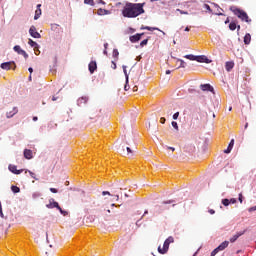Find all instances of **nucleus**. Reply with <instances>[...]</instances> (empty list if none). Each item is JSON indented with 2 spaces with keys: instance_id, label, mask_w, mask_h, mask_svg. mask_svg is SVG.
<instances>
[{
  "instance_id": "obj_53",
  "label": "nucleus",
  "mask_w": 256,
  "mask_h": 256,
  "mask_svg": "<svg viewBox=\"0 0 256 256\" xmlns=\"http://www.w3.org/2000/svg\"><path fill=\"white\" fill-rule=\"evenodd\" d=\"M138 89H139V88H138L137 86H134V87H133V91H134V92H135V91H138Z\"/></svg>"
},
{
  "instance_id": "obj_32",
  "label": "nucleus",
  "mask_w": 256,
  "mask_h": 256,
  "mask_svg": "<svg viewBox=\"0 0 256 256\" xmlns=\"http://www.w3.org/2000/svg\"><path fill=\"white\" fill-rule=\"evenodd\" d=\"M204 9H206L207 11H209V13H213V8H211V6H209L208 4L204 5Z\"/></svg>"
},
{
  "instance_id": "obj_18",
  "label": "nucleus",
  "mask_w": 256,
  "mask_h": 256,
  "mask_svg": "<svg viewBox=\"0 0 256 256\" xmlns=\"http://www.w3.org/2000/svg\"><path fill=\"white\" fill-rule=\"evenodd\" d=\"M28 45H30V47H33L34 51H39V44H37V42L33 41V39L28 40Z\"/></svg>"
},
{
  "instance_id": "obj_1",
  "label": "nucleus",
  "mask_w": 256,
  "mask_h": 256,
  "mask_svg": "<svg viewBox=\"0 0 256 256\" xmlns=\"http://www.w3.org/2000/svg\"><path fill=\"white\" fill-rule=\"evenodd\" d=\"M143 3H131L128 2L122 9L123 17L127 19H135V17H139V15H143L145 13V9H143Z\"/></svg>"
},
{
  "instance_id": "obj_34",
  "label": "nucleus",
  "mask_w": 256,
  "mask_h": 256,
  "mask_svg": "<svg viewBox=\"0 0 256 256\" xmlns=\"http://www.w3.org/2000/svg\"><path fill=\"white\" fill-rule=\"evenodd\" d=\"M113 57H115L117 59V57H119V50L114 49L113 50Z\"/></svg>"
},
{
  "instance_id": "obj_8",
  "label": "nucleus",
  "mask_w": 256,
  "mask_h": 256,
  "mask_svg": "<svg viewBox=\"0 0 256 256\" xmlns=\"http://www.w3.org/2000/svg\"><path fill=\"white\" fill-rule=\"evenodd\" d=\"M212 9H213V12H212L213 15H218V16L223 15V13H221L223 11V8L219 7V5L213 3Z\"/></svg>"
},
{
  "instance_id": "obj_62",
  "label": "nucleus",
  "mask_w": 256,
  "mask_h": 256,
  "mask_svg": "<svg viewBox=\"0 0 256 256\" xmlns=\"http://www.w3.org/2000/svg\"><path fill=\"white\" fill-rule=\"evenodd\" d=\"M103 53H104V55H107V49H105V50L103 51Z\"/></svg>"
},
{
  "instance_id": "obj_2",
  "label": "nucleus",
  "mask_w": 256,
  "mask_h": 256,
  "mask_svg": "<svg viewBox=\"0 0 256 256\" xmlns=\"http://www.w3.org/2000/svg\"><path fill=\"white\" fill-rule=\"evenodd\" d=\"M230 11H232V13H234V15L238 17V19H241V21H245L246 23H251V19L249 18V15H247V12H245L244 10L231 7Z\"/></svg>"
},
{
  "instance_id": "obj_26",
  "label": "nucleus",
  "mask_w": 256,
  "mask_h": 256,
  "mask_svg": "<svg viewBox=\"0 0 256 256\" xmlns=\"http://www.w3.org/2000/svg\"><path fill=\"white\" fill-rule=\"evenodd\" d=\"M98 15H109L108 10L105 9H98Z\"/></svg>"
},
{
  "instance_id": "obj_50",
  "label": "nucleus",
  "mask_w": 256,
  "mask_h": 256,
  "mask_svg": "<svg viewBox=\"0 0 256 256\" xmlns=\"http://www.w3.org/2000/svg\"><path fill=\"white\" fill-rule=\"evenodd\" d=\"M208 212L210 213V215H215V210L213 209H210Z\"/></svg>"
},
{
  "instance_id": "obj_9",
  "label": "nucleus",
  "mask_w": 256,
  "mask_h": 256,
  "mask_svg": "<svg viewBox=\"0 0 256 256\" xmlns=\"http://www.w3.org/2000/svg\"><path fill=\"white\" fill-rule=\"evenodd\" d=\"M88 102H89V97L82 96V97L78 98L77 105H78V107H83L84 105H87Z\"/></svg>"
},
{
  "instance_id": "obj_35",
  "label": "nucleus",
  "mask_w": 256,
  "mask_h": 256,
  "mask_svg": "<svg viewBox=\"0 0 256 256\" xmlns=\"http://www.w3.org/2000/svg\"><path fill=\"white\" fill-rule=\"evenodd\" d=\"M147 43H149V39H145L140 43V46L145 47V45H147Z\"/></svg>"
},
{
  "instance_id": "obj_28",
  "label": "nucleus",
  "mask_w": 256,
  "mask_h": 256,
  "mask_svg": "<svg viewBox=\"0 0 256 256\" xmlns=\"http://www.w3.org/2000/svg\"><path fill=\"white\" fill-rule=\"evenodd\" d=\"M177 61L180 63V66L178 67V69H181V67L185 69V65H187V63H185V61L181 59H178Z\"/></svg>"
},
{
  "instance_id": "obj_43",
  "label": "nucleus",
  "mask_w": 256,
  "mask_h": 256,
  "mask_svg": "<svg viewBox=\"0 0 256 256\" xmlns=\"http://www.w3.org/2000/svg\"><path fill=\"white\" fill-rule=\"evenodd\" d=\"M90 114H91V119H95V110H91Z\"/></svg>"
},
{
  "instance_id": "obj_63",
  "label": "nucleus",
  "mask_w": 256,
  "mask_h": 256,
  "mask_svg": "<svg viewBox=\"0 0 256 256\" xmlns=\"http://www.w3.org/2000/svg\"><path fill=\"white\" fill-rule=\"evenodd\" d=\"M116 201H119V195H116Z\"/></svg>"
},
{
  "instance_id": "obj_12",
  "label": "nucleus",
  "mask_w": 256,
  "mask_h": 256,
  "mask_svg": "<svg viewBox=\"0 0 256 256\" xmlns=\"http://www.w3.org/2000/svg\"><path fill=\"white\" fill-rule=\"evenodd\" d=\"M200 89H202L203 91H210V93H214L215 91L213 89V86H211V84H201Z\"/></svg>"
},
{
  "instance_id": "obj_49",
  "label": "nucleus",
  "mask_w": 256,
  "mask_h": 256,
  "mask_svg": "<svg viewBox=\"0 0 256 256\" xmlns=\"http://www.w3.org/2000/svg\"><path fill=\"white\" fill-rule=\"evenodd\" d=\"M102 195H111V193L109 191H103Z\"/></svg>"
},
{
  "instance_id": "obj_40",
  "label": "nucleus",
  "mask_w": 256,
  "mask_h": 256,
  "mask_svg": "<svg viewBox=\"0 0 256 256\" xmlns=\"http://www.w3.org/2000/svg\"><path fill=\"white\" fill-rule=\"evenodd\" d=\"M126 151H127L128 155H129V154L133 155V150H131L130 147H127V148H126Z\"/></svg>"
},
{
  "instance_id": "obj_25",
  "label": "nucleus",
  "mask_w": 256,
  "mask_h": 256,
  "mask_svg": "<svg viewBox=\"0 0 256 256\" xmlns=\"http://www.w3.org/2000/svg\"><path fill=\"white\" fill-rule=\"evenodd\" d=\"M141 29H146V31H159V28L149 27V26H142Z\"/></svg>"
},
{
  "instance_id": "obj_16",
  "label": "nucleus",
  "mask_w": 256,
  "mask_h": 256,
  "mask_svg": "<svg viewBox=\"0 0 256 256\" xmlns=\"http://www.w3.org/2000/svg\"><path fill=\"white\" fill-rule=\"evenodd\" d=\"M229 247V241L222 242L218 247V251H225Z\"/></svg>"
},
{
  "instance_id": "obj_48",
  "label": "nucleus",
  "mask_w": 256,
  "mask_h": 256,
  "mask_svg": "<svg viewBox=\"0 0 256 256\" xmlns=\"http://www.w3.org/2000/svg\"><path fill=\"white\" fill-rule=\"evenodd\" d=\"M124 90L125 91H129V86H128V83L126 82L125 86H124Z\"/></svg>"
},
{
  "instance_id": "obj_42",
  "label": "nucleus",
  "mask_w": 256,
  "mask_h": 256,
  "mask_svg": "<svg viewBox=\"0 0 256 256\" xmlns=\"http://www.w3.org/2000/svg\"><path fill=\"white\" fill-rule=\"evenodd\" d=\"M165 121H166L165 117H161V118H160V123H161L162 125H165Z\"/></svg>"
},
{
  "instance_id": "obj_14",
  "label": "nucleus",
  "mask_w": 256,
  "mask_h": 256,
  "mask_svg": "<svg viewBox=\"0 0 256 256\" xmlns=\"http://www.w3.org/2000/svg\"><path fill=\"white\" fill-rule=\"evenodd\" d=\"M88 67H89V72H90L91 74L95 73V71H97V62L91 61V62L89 63V65H88Z\"/></svg>"
},
{
  "instance_id": "obj_54",
  "label": "nucleus",
  "mask_w": 256,
  "mask_h": 256,
  "mask_svg": "<svg viewBox=\"0 0 256 256\" xmlns=\"http://www.w3.org/2000/svg\"><path fill=\"white\" fill-rule=\"evenodd\" d=\"M166 75H171V70H166Z\"/></svg>"
},
{
  "instance_id": "obj_51",
  "label": "nucleus",
  "mask_w": 256,
  "mask_h": 256,
  "mask_svg": "<svg viewBox=\"0 0 256 256\" xmlns=\"http://www.w3.org/2000/svg\"><path fill=\"white\" fill-rule=\"evenodd\" d=\"M249 211H256V206L250 208Z\"/></svg>"
},
{
  "instance_id": "obj_61",
  "label": "nucleus",
  "mask_w": 256,
  "mask_h": 256,
  "mask_svg": "<svg viewBox=\"0 0 256 256\" xmlns=\"http://www.w3.org/2000/svg\"><path fill=\"white\" fill-rule=\"evenodd\" d=\"M191 29L189 27H186L185 28V31H190Z\"/></svg>"
},
{
  "instance_id": "obj_30",
  "label": "nucleus",
  "mask_w": 256,
  "mask_h": 256,
  "mask_svg": "<svg viewBox=\"0 0 256 256\" xmlns=\"http://www.w3.org/2000/svg\"><path fill=\"white\" fill-rule=\"evenodd\" d=\"M11 190L13 191V193H19L21 191V189L17 186H12Z\"/></svg>"
},
{
  "instance_id": "obj_46",
  "label": "nucleus",
  "mask_w": 256,
  "mask_h": 256,
  "mask_svg": "<svg viewBox=\"0 0 256 256\" xmlns=\"http://www.w3.org/2000/svg\"><path fill=\"white\" fill-rule=\"evenodd\" d=\"M230 203H232V204L237 203V199H235V198L230 199Z\"/></svg>"
},
{
  "instance_id": "obj_58",
  "label": "nucleus",
  "mask_w": 256,
  "mask_h": 256,
  "mask_svg": "<svg viewBox=\"0 0 256 256\" xmlns=\"http://www.w3.org/2000/svg\"><path fill=\"white\" fill-rule=\"evenodd\" d=\"M199 253V249L193 254V256H197Z\"/></svg>"
},
{
  "instance_id": "obj_21",
  "label": "nucleus",
  "mask_w": 256,
  "mask_h": 256,
  "mask_svg": "<svg viewBox=\"0 0 256 256\" xmlns=\"http://www.w3.org/2000/svg\"><path fill=\"white\" fill-rule=\"evenodd\" d=\"M40 17H41V4H38L37 9L35 11V16H34L35 21H37V19H39Z\"/></svg>"
},
{
  "instance_id": "obj_20",
  "label": "nucleus",
  "mask_w": 256,
  "mask_h": 256,
  "mask_svg": "<svg viewBox=\"0 0 256 256\" xmlns=\"http://www.w3.org/2000/svg\"><path fill=\"white\" fill-rule=\"evenodd\" d=\"M24 157H25V159H33V151H31L29 149H25Z\"/></svg>"
},
{
  "instance_id": "obj_27",
  "label": "nucleus",
  "mask_w": 256,
  "mask_h": 256,
  "mask_svg": "<svg viewBox=\"0 0 256 256\" xmlns=\"http://www.w3.org/2000/svg\"><path fill=\"white\" fill-rule=\"evenodd\" d=\"M124 75L126 77V83H129V75L127 74V66H123Z\"/></svg>"
},
{
  "instance_id": "obj_17",
  "label": "nucleus",
  "mask_w": 256,
  "mask_h": 256,
  "mask_svg": "<svg viewBox=\"0 0 256 256\" xmlns=\"http://www.w3.org/2000/svg\"><path fill=\"white\" fill-rule=\"evenodd\" d=\"M233 145H235V139H232L227 147L226 150H224V153L229 154L231 151H233Z\"/></svg>"
},
{
  "instance_id": "obj_22",
  "label": "nucleus",
  "mask_w": 256,
  "mask_h": 256,
  "mask_svg": "<svg viewBox=\"0 0 256 256\" xmlns=\"http://www.w3.org/2000/svg\"><path fill=\"white\" fill-rule=\"evenodd\" d=\"M249 43H251V34L247 33V34L244 36V44H245V45H249Z\"/></svg>"
},
{
  "instance_id": "obj_13",
  "label": "nucleus",
  "mask_w": 256,
  "mask_h": 256,
  "mask_svg": "<svg viewBox=\"0 0 256 256\" xmlns=\"http://www.w3.org/2000/svg\"><path fill=\"white\" fill-rule=\"evenodd\" d=\"M143 35H145V33L130 36L131 43H137V41H141V37H143Z\"/></svg>"
},
{
  "instance_id": "obj_11",
  "label": "nucleus",
  "mask_w": 256,
  "mask_h": 256,
  "mask_svg": "<svg viewBox=\"0 0 256 256\" xmlns=\"http://www.w3.org/2000/svg\"><path fill=\"white\" fill-rule=\"evenodd\" d=\"M8 169L11 173H14V175H21V173H23V169L17 170V166L15 165H9Z\"/></svg>"
},
{
  "instance_id": "obj_44",
  "label": "nucleus",
  "mask_w": 256,
  "mask_h": 256,
  "mask_svg": "<svg viewBox=\"0 0 256 256\" xmlns=\"http://www.w3.org/2000/svg\"><path fill=\"white\" fill-rule=\"evenodd\" d=\"M238 199H239L240 203H243V194L242 193L239 194V198Z\"/></svg>"
},
{
  "instance_id": "obj_38",
  "label": "nucleus",
  "mask_w": 256,
  "mask_h": 256,
  "mask_svg": "<svg viewBox=\"0 0 256 256\" xmlns=\"http://www.w3.org/2000/svg\"><path fill=\"white\" fill-rule=\"evenodd\" d=\"M86 5H93V0H84Z\"/></svg>"
},
{
  "instance_id": "obj_3",
  "label": "nucleus",
  "mask_w": 256,
  "mask_h": 256,
  "mask_svg": "<svg viewBox=\"0 0 256 256\" xmlns=\"http://www.w3.org/2000/svg\"><path fill=\"white\" fill-rule=\"evenodd\" d=\"M171 243H175V238H173V236H169L163 244V247L161 248V246L158 247V252L161 255H165V253H167V251H169V245H171Z\"/></svg>"
},
{
  "instance_id": "obj_24",
  "label": "nucleus",
  "mask_w": 256,
  "mask_h": 256,
  "mask_svg": "<svg viewBox=\"0 0 256 256\" xmlns=\"http://www.w3.org/2000/svg\"><path fill=\"white\" fill-rule=\"evenodd\" d=\"M230 31H235L237 29V22L233 21L229 24Z\"/></svg>"
},
{
  "instance_id": "obj_4",
  "label": "nucleus",
  "mask_w": 256,
  "mask_h": 256,
  "mask_svg": "<svg viewBox=\"0 0 256 256\" xmlns=\"http://www.w3.org/2000/svg\"><path fill=\"white\" fill-rule=\"evenodd\" d=\"M1 69H4V71H11V69H13V71H15V69L17 68V65L15 64V62L10 61V62H4L0 65Z\"/></svg>"
},
{
  "instance_id": "obj_59",
  "label": "nucleus",
  "mask_w": 256,
  "mask_h": 256,
  "mask_svg": "<svg viewBox=\"0 0 256 256\" xmlns=\"http://www.w3.org/2000/svg\"><path fill=\"white\" fill-rule=\"evenodd\" d=\"M236 29L239 31L241 29V26L240 25H236Z\"/></svg>"
},
{
  "instance_id": "obj_23",
  "label": "nucleus",
  "mask_w": 256,
  "mask_h": 256,
  "mask_svg": "<svg viewBox=\"0 0 256 256\" xmlns=\"http://www.w3.org/2000/svg\"><path fill=\"white\" fill-rule=\"evenodd\" d=\"M185 59H189V61H197V56L188 54L184 56Z\"/></svg>"
},
{
  "instance_id": "obj_56",
  "label": "nucleus",
  "mask_w": 256,
  "mask_h": 256,
  "mask_svg": "<svg viewBox=\"0 0 256 256\" xmlns=\"http://www.w3.org/2000/svg\"><path fill=\"white\" fill-rule=\"evenodd\" d=\"M38 119H39V118H38L37 116H34V117H33V121H38Z\"/></svg>"
},
{
  "instance_id": "obj_37",
  "label": "nucleus",
  "mask_w": 256,
  "mask_h": 256,
  "mask_svg": "<svg viewBox=\"0 0 256 256\" xmlns=\"http://www.w3.org/2000/svg\"><path fill=\"white\" fill-rule=\"evenodd\" d=\"M220 250L218 248H215L212 252H211V256H215Z\"/></svg>"
},
{
  "instance_id": "obj_7",
  "label": "nucleus",
  "mask_w": 256,
  "mask_h": 256,
  "mask_svg": "<svg viewBox=\"0 0 256 256\" xmlns=\"http://www.w3.org/2000/svg\"><path fill=\"white\" fill-rule=\"evenodd\" d=\"M29 33L34 39H41V34L37 32V28H35V26L30 27Z\"/></svg>"
},
{
  "instance_id": "obj_57",
  "label": "nucleus",
  "mask_w": 256,
  "mask_h": 256,
  "mask_svg": "<svg viewBox=\"0 0 256 256\" xmlns=\"http://www.w3.org/2000/svg\"><path fill=\"white\" fill-rule=\"evenodd\" d=\"M107 47H109V44H108V43H105V44H104V49H107Z\"/></svg>"
},
{
  "instance_id": "obj_31",
  "label": "nucleus",
  "mask_w": 256,
  "mask_h": 256,
  "mask_svg": "<svg viewBox=\"0 0 256 256\" xmlns=\"http://www.w3.org/2000/svg\"><path fill=\"white\" fill-rule=\"evenodd\" d=\"M222 204L225 206V207H228V205H230V200L229 199H223L222 200Z\"/></svg>"
},
{
  "instance_id": "obj_10",
  "label": "nucleus",
  "mask_w": 256,
  "mask_h": 256,
  "mask_svg": "<svg viewBox=\"0 0 256 256\" xmlns=\"http://www.w3.org/2000/svg\"><path fill=\"white\" fill-rule=\"evenodd\" d=\"M196 61L198 63H211V60H209V58H207L205 55L196 56Z\"/></svg>"
},
{
  "instance_id": "obj_5",
  "label": "nucleus",
  "mask_w": 256,
  "mask_h": 256,
  "mask_svg": "<svg viewBox=\"0 0 256 256\" xmlns=\"http://www.w3.org/2000/svg\"><path fill=\"white\" fill-rule=\"evenodd\" d=\"M47 209H58V211H60V213L62 215H67V212L63 211V209H61V206H59L58 202H50L49 204L46 205Z\"/></svg>"
},
{
  "instance_id": "obj_39",
  "label": "nucleus",
  "mask_w": 256,
  "mask_h": 256,
  "mask_svg": "<svg viewBox=\"0 0 256 256\" xmlns=\"http://www.w3.org/2000/svg\"><path fill=\"white\" fill-rule=\"evenodd\" d=\"M173 119H174V120L179 119V112L174 113Z\"/></svg>"
},
{
  "instance_id": "obj_64",
  "label": "nucleus",
  "mask_w": 256,
  "mask_h": 256,
  "mask_svg": "<svg viewBox=\"0 0 256 256\" xmlns=\"http://www.w3.org/2000/svg\"><path fill=\"white\" fill-rule=\"evenodd\" d=\"M225 23H226V24L229 23V18L226 19Z\"/></svg>"
},
{
  "instance_id": "obj_6",
  "label": "nucleus",
  "mask_w": 256,
  "mask_h": 256,
  "mask_svg": "<svg viewBox=\"0 0 256 256\" xmlns=\"http://www.w3.org/2000/svg\"><path fill=\"white\" fill-rule=\"evenodd\" d=\"M13 49L16 53H18V55H23L24 59H29V54H27V52L25 50L21 49V46L16 45V46H14Z\"/></svg>"
},
{
  "instance_id": "obj_52",
  "label": "nucleus",
  "mask_w": 256,
  "mask_h": 256,
  "mask_svg": "<svg viewBox=\"0 0 256 256\" xmlns=\"http://www.w3.org/2000/svg\"><path fill=\"white\" fill-rule=\"evenodd\" d=\"M28 71H29L30 75H31V73H33V69L31 67L28 68Z\"/></svg>"
},
{
  "instance_id": "obj_55",
  "label": "nucleus",
  "mask_w": 256,
  "mask_h": 256,
  "mask_svg": "<svg viewBox=\"0 0 256 256\" xmlns=\"http://www.w3.org/2000/svg\"><path fill=\"white\" fill-rule=\"evenodd\" d=\"M178 11H180V13H181L182 15H187V12H183V11H181V10H179V9H178Z\"/></svg>"
},
{
  "instance_id": "obj_33",
  "label": "nucleus",
  "mask_w": 256,
  "mask_h": 256,
  "mask_svg": "<svg viewBox=\"0 0 256 256\" xmlns=\"http://www.w3.org/2000/svg\"><path fill=\"white\" fill-rule=\"evenodd\" d=\"M172 127H174V129H176V131H179V125L177 124V122L172 121Z\"/></svg>"
},
{
  "instance_id": "obj_15",
  "label": "nucleus",
  "mask_w": 256,
  "mask_h": 256,
  "mask_svg": "<svg viewBox=\"0 0 256 256\" xmlns=\"http://www.w3.org/2000/svg\"><path fill=\"white\" fill-rule=\"evenodd\" d=\"M242 235H245V230L242 232H237L233 237L230 238V243H235Z\"/></svg>"
},
{
  "instance_id": "obj_29",
  "label": "nucleus",
  "mask_w": 256,
  "mask_h": 256,
  "mask_svg": "<svg viewBox=\"0 0 256 256\" xmlns=\"http://www.w3.org/2000/svg\"><path fill=\"white\" fill-rule=\"evenodd\" d=\"M17 112H18V110H17V108H13V112L11 113V112H9L8 114H7V117H13V115H17Z\"/></svg>"
},
{
  "instance_id": "obj_45",
  "label": "nucleus",
  "mask_w": 256,
  "mask_h": 256,
  "mask_svg": "<svg viewBox=\"0 0 256 256\" xmlns=\"http://www.w3.org/2000/svg\"><path fill=\"white\" fill-rule=\"evenodd\" d=\"M0 217H3V207L1 206V202H0Z\"/></svg>"
},
{
  "instance_id": "obj_41",
  "label": "nucleus",
  "mask_w": 256,
  "mask_h": 256,
  "mask_svg": "<svg viewBox=\"0 0 256 256\" xmlns=\"http://www.w3.org/2000/svg\"><path fill=\"white\" fill-rule=\"evenodd\" d=\"M51 193H59V191L57 190V188H50Z\"/></svg>"
},
{
  "instance_id": "obj_36",
  "label": "nucleus",
  "mask_w": 256,
  "mask_h": 256,
  "mask_svg": "<svg viewBox=\"0 0 256 256\" xmlns=\"http://www.w3.org/2000/svg\"><path fill=\"white\" fill-rule=\"evenodd\" d=\"M29 174L32 177V179H35L36 181H39V179L35 176V173L29 171Z\"/></svg>"
},
{
  "instance_id": "obj_60",
  "label": "nucleus",
  "mask_w": 256,
  "mask_h": 256,
  "mask_svg": "<svg viewBox=\"0 0 256 256\" xmlns=\"http://www.w3.org/2000/svg\"><path fill=\"white\" fill-rule=\"evenodd\" d=\"M168 149H170L171 151H175V148L173 147H168Z\"/></svg>"
},
{
  "instance_id": "obj_47",
  "label": "nucleus",
  "mask_w": 256,
  "mask_h": 256,
  "mask_svg": "<svg viewBox=\"0 0 256 256\" xmlns=\"http://www.w3.org/2000/svg\"><path fill=\"white\" fill-rule=\"evenodd\" d=\"M112 69H117V64L114 61H112Z\"/></svg>"
},
{
  "instance_id": "obj_19",
  "label": "nucleus",
  "mask_w": 256,
  "mask_h": 256,
  "mask_svg": "<svg viewBox=\"0 0 256 256\" xmlns=\"http://www.w3.org/2000/svg\"><path fill=\"white\" fill-rule=\"evenodd\" d=\"M233 67H235V62L233 61H228L225 63V69L226 71H231V69H233Z\"/></svg>"
}]
</instances>
